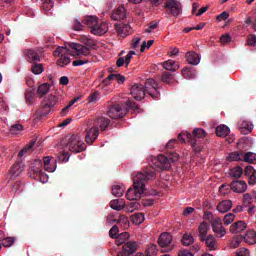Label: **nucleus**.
Instances as JSON below:
<instances>
[{"label":"nucleus","mask_w":256,"mask_h":256,"mask_svg":"<svg viewBox=\"0 0 256 256\" xmlns=\"http://www.w3.org/2000/svg\"><path fill=\"white\" fill-rule=\"evenodd\" d=\"M248 183L250 185H256V170H254L253 173L250 175Z\"/></svg>","instance_id":"62"},{"label":"nucleus","mask_w":256,"mask_h":256,"mask_svg":"<svg viewBox=\"0 0 256 256\" xmlns=\"http://www.w3.org/2000/svg\"><path fill=\"white\" fill-rule=\"evenodd\" d=\"M233 221H235V214L233 213H228L223 218L224 225H231Z\"/></svg>","instance_id":"49"},{"label":"nucleus","mask_w":256,"mask_h":256,"mask_svg":"<svg viewBox=\"0 0 256 256\" xmlns=\"http://www.w3.org/2000/svg\"><path fill=\"white\" fill-rule=\"evenodd\" d=\"M23 173V163L15 162L11 169L8 172L10 179H15V177H19Z\"/></svg>","instance_id":"19"},{"label":"nucleus","mask_w":256,"mask_h":256,"mask_svg":"<svg viewBox=\"0 0 256 256\" xmlns=\"http://www.w3.org/2000/svg\"><path fill=\"white\" fill-rule=\"evenodd\" d=\"M126 106L128 107V109H133L134 111L138 109L137 103L131 101V100H126Z\"/></svg>","instance_id":"59"},{"label":"nucleus","mask_w":256,"mask_h":256,"mask_svg":"<svg viewBox=\"0 0 256 256\" xmlns=\"http://www.w3.org/2000/svg\"><path fill=\"white\" fill-rule=\"evenodd\" d=\"M49 91H51V85L49 83H43L38 86L37 95L41 99L45 97Z\"/></svg>","instance_id":"30"},{"label":"nucleus","mask_w":256,"mask_h":256,"mask_svg":"<svg viewBox=\"0 0 256 256\" xmlns=\"http://www.w3.org/2000/svg\"><path fill=\"white\" fill-rule=\"evenodd\" d=\"M231 130H229V128L226 125H219L216 128V135L217 137H226L227 135H229Z\"/></svg>","instance_id":"37"},{"label":"nucleus","mask_w":256,"mask_h":256,"mask_svg":"<svg viewBox=\"0 0 256 256\" xmlns=\"http://www.w3.org/2000/svg\"><path fill=\"white\" fill-rule=\"evenodd\" d=\"M202 243H205L208 251H216L217 250V239L213 234L208 235L206 238H204V241H201Z\"/></svg>","instance_id":"24"},{"label":"nucleus","mask_w":256,"mask_h":256,"mask_svg":"<svg viewBox=\"0 0 256 256\" xmlns=\"http://www.w3.org/2000/svg\"><path fill=\"white\" fill-rule=\"evenodd\" d=\"M239 131L242 135H249L253 131V123L249 121H241L238 123Z\"/></svg>","instance_id":"27"},{"label":"nucleus","mask_w":256,"mask_h":256,"mask_svg":"<svg viewBox=\"0 0 256 256\" xmlns=\"http://www.w3.org/2000/svg\"><path fill=\"white\" fill-rule=\"evenodd\" d=\"M123 193H125V185L114 184L112 186V195H114V197H123Z\"/></svg>","instance_id":"32"},{"label":"nucleus","mask_w":256,"mask_h":256,"mask_svg":"<svg viewBox=\"0 0 256 256\" xmlns=\"http://www.w3.org/2000/svg\"><path fill=\"white\" fill-rule=\"evenodd\" d=\"M185 137L188 140V143L191 145L195 153H201L203 150V145H201L200 139H205L207 137V132L203 128H195L192 133L179 134L178 141L185 143Z\"/></svg>","instance_id":"3"},{"label":"nucleus","mask_w":256,"mask_h":256,"mask_svg":"<svg viewBox=\"0 0 256 256\" xmlns=\"http://www.w3.org/2000/svg\"><path fill=\"white\" fill-rule=\"evenodd\" d=\"M163 67L166 69V71H177L179 70V63L173 61V60H167L163 62Z\"/></svg>","instance_id":"33"},{"label":"nucleus","mask_w":256,"mask_h":256,"mask_svg":"<svg viewBox=\"0 0 256 256\" xmlns=\"http://www.w3.org/2000/svg\"><path fill=\"white\" fill-rule=\"evenodd\" d=\"M130 235L128 232H123L116 237V245H125V242L129 239Z\"/></svg>","instance_id":"39"},{"label":"nucleus","mask_w":256,"mask_h":256,"mask_svg":"<svg viewBox=\"0 0 256 256\" xmlns=\"http://www.w3.org/2000/svg\"><path fill=\"white\" fill-rule=\"evenodd\" d=\"M44 163V169L45 171H48V173H54L55 169H57V160H55L53 157L46 156L43 158Z\"/></svg>","instance_id":"20"},{"label":"nucleus","mask_w":256,"mask_h":256,"mask_svg":"<svg viewBox=\"0 0 256 256\" xmlns=\"http://www.w3.org/2000/svg\"><path fill=\"white\" fill-rule=\"evenodd\" d=\"M97 137H99V128L93 126L90 129L86 130V143L88 145H93L95 141H97Z\"/></svg>","instance_id":"14"},{"label":"nucleus","mask_w":256,"mask_h":256,"mask_svg":"<svg viewBox=\"0 0 256 256\" xmlns=\"http://www.w3.org/2000/svg\"><path fill=\"white\" fill-rule=\"evenodd\" d=\"M111 125V120L105 117L97 118L94 121V127H97V129H100V131H107V127Z\"/></svg>","instance_id":"23"},{"label":"nucleus","mask_w":256,"mask_h":256,"mask_svg":"<svg viewBox=\"0 0 256 256\" xmlns=\"http://www.w3.org/2000/svg\"><path fill=\"white\" fill-rule=\"evenodd\" d=\"M236 256H250L249 249L240 248L239 251L236 252Z\"/></svg>","instance_id":"58"},{"label":"nucleus","mask_w":256,"mask_h":256,"mask_svg":"<svg viewBox=\"0 0 256 256\" xmlns=\"http://www.w3.org/2000/svg\"><path fill=\"white\" fill-rule=\"evenodd\" d=\"M73 27H74V31H83L85 24H83V22H81L80 20H74L73 23Z\"/></svg>","instance_id":"53"},{"label":"nucleus","mask_w":256,"mask_h":256,"mask_svg":"<svg viewBox=\"0 0 256 256\" xmlns=\"http://www.w3.org/2000/svg\"><path fill=\"white\" fill-rule=\"evenodd\" d=\"M243 175V168L240 166H236L230 170V176L234 179H241V176Z\"/></svg>","instance_id":"40"},{"label":"nucleus","mask_w":256,"mask_h":256,"mask_svg":"<svg viewBox=\"0 0 256 256\" xmlns=\"http://www.w3.org/2000/svg\"><path fill=\"white\" fill-rule=\"evenodd\" d=\"M255 171V168H253V166L249 165L246 166L243 173L245 175V177H251V175H253V172Z\"/></svg>","instance_id":"55"},{"label":"nucleus","mask_w":256,"mask_h":256,"mask_svg":"<svg viewBox=\"0 0 256 256\" xmlns=\"http://www.w3.org/2000/svg\"><path fill=\"white\" fill-rule=\"evenodd\" d=\"M173 77L174 75L170 72L165 71L162 73V81L163 83H168V85L173 83Z\"/></svg>","instance_id":"45"},{"label":"nucleus","mask_w":256,"mask_h":256,"mask_svg":"<svg viewBox=\"0 0 256 256\" xmlns=\"http://www.w3.org/2000/svg\"><path fill=\"white\" fill-rule=\"evenodd\" d=\"M212 230L216 237H225L227 235V230L223 227L221 218H216L212 221Z\"/></svg>","instance_id":"12"},{"label":"nucleus","mask_w":256,"mask_h":256,"mask_svg":"<svg viewBox=\"0 0 256 256\" xmlns=\"http://www.w3.org/2000/svg\"><path fill=\"white\" fill-rule=\"evenodd\" d=\"M114 29L119 37H127V35H131V26L129 24L116 23L114 24Z\"/></svg>","instance_id":"15"},{"label":"nucleus","mask_w":256,"mask_h":256,"mask_svg":"<svg viewBox=\"0 0 256 256\" xmlns=\"http://www.w3.org/2000/svg\"><path fill=\"white\" fill-rule=\"evenodd\" d=\"M155 43V40H149L148 42H143L140 48L141 53L145 51V49H150V47Z\"/></svg>","instance_id":"54"},{"label":"nucleus","mask_w":256,"mask_h":256,"mask_svg":"<svg viewBox=\"0 0 256 256\" xmlns=\"http://www.w3.org/2000/svg\"><path fill=\"white\" fill-rule=\"evenodd\" d=\"M195 238L191 234H184L182 237V244L185 246L193 245Z\"/></svg>","instance_id":"41"},{"label":"nucleus","mask_w":256,"mask_h":256,"mask_svg":"<svg viewBox=\"0 0 256 256\" xmlns=\"http://www.w3.org/2000/svg\"><path fill=\"white\" fill-rule=\"evenodd\" d=\"M0 241H2L1 245L3 247H11V245H13V243H15V238L13 237H6V238H3L0 237Z\"/></svg>","instance_id":"44"},{"label":"nucleus","mask_w":256,"mask_h":256,"mask_svg":"<svg viewBox=\"0 0 256 256\" xmlns=\"http://www.w3.org/2000/svg\"><path fill=\"white\" fill-rule=\"evenodd\" d=\"M33 147H35V142H31L30 144L26 145L19 153H18V157H23L25 155V153L31 151V149H33Z\"/></svg>","instance_id":"50"},{"label":"nucleus","mask_w":256,"mask_h":256,"mask_svg":"<svg viewBox=\"0 0 256 256\" xmlns=\"http://www.w3.org/2000/svg\"><path fill=\"white\" fill-rule=\"evenodd\" d=\"M231 207H233V202L231 200H223L217 205V211L219 213H227L228 211H231Z\"/></svg>","instance_id":"29"},{"label":"nucleus","mask_w":256,"mask_h":256,"mask_svg":"<svg viewBox=\"0 0 256 256\" xmlns=\"http://www.w3.org/2000/svg\"><path fill=\"white\" fill-rule=\"evenodd\" d=\"M241 241H244V243H248V245H255L256 244V231L255 230H249L245 236H240Z\"/></svg>","instance_id":"26"},{"label":"nucleus","mask_w":256,"mask_h":256,"mask_svg":"<svg viewBox=\"0 0 256 256\" xmlns=\"http://www.w3.org/2000/svg\"><path fill=\"white\" fill-rule=\"evenodd\" d=\"M57 101V96L53 94L48 95L41 103L40 109L37 110V115H39V117H45V115H49V113H51V109L57 105Z\"/></svg>","instance_id":"8"},{"label":"nucleus","mask_w":256,"mask_h":256,"mask_svg":"<svg viewBox=\"0 0 256 256\" xmlns=\"http://www.w3.org/2000/svg\"><path fill=\"white\" fill-rule=\"evenodd\" d=\"M82 23L91 29L90 31L93 35H98L99 37L105 35V33L109 31L107 23L101 22L99 24L97 16H86L82 20Z\"/></svg>","instance_id":"4"},{"label":"nucleus","mask_w":256,"mask_h":256,"mask_svg":"<svg viewBox=\"0 0 256 256\" xmlns=\"http://www.w3.org/2000/svg\"><path fill=\"white\" fill-rule=\"evenodd\" d=\"M26 55H27L30 63H37V62L41 61V57H39V53H37L33 49L27 50Z\"/></svg>","instance_id":"34"},{"label":"nucleus","mask_w":256,"mask_h":256,"mask_svg":"<svg viewBox=\"0 0 256 256\" xmlns=\"http://www.w3.org/2000/svg\"><path fill=\"white\" fill-rule=\"evenodd\" d=\"M117 233H119V227H117V225H114L109 231L111 239L117 238Z\"/></svg>","instance_id":"56"},{"label":"nucleus","mask_w":256,"mask_h":256,"mask_svg":"<svg viewBox=\"0 0 256 256\" xmlns=\"http://www.w3.org/2000/svg\"><path fill=\"white\" fill-rule=\"evenodd\" d=\"M209 223L207 222H202L200 223V225L198 226V237L200 239V241H205V238L208 237L209 235H207L209 233Z\"/></svg>","instance_id":"25"},{"label":"nucleus","mask_w":256,"mask_h":256,"mask_svg":"<svg viewBox=\"0 0 256 256\" xmlns=\"http://www.w3.org/2000/svg\"><path fill=\"white\" fill-rule=\"evenodd\" d=\"M131 221L134 225H141L145 221V215L143 213H136L131 216Z\"/></svg>","instance_id":"38"},{"label":"nucleus","mask_w":256,"mask_h":256,"mask_svg":"<svg viewBox=\"0 0 256 256\" xmlns=\"http://www.w3.org/2000/svg\"><path fill=\"white\" fill-rule=\"evenodd\" d=\"M66 147L71 151V153H81L87 149V145L83 142V138L79 134H72L68 136Z\"/></svg>","instance_id":"6"},{"label":"nucleus","mask_w":256,"mask_h":256,"mask_svg":"<svg viewBox=\"0 0 256 256\" xmlns=\"http://www.w3.org/2000/svg\"><path fill=\"white\" fill-rule=\"evenodd\" d=\"M83 43L86 46H83V45L77 44V43L69 44V47L72 49V51H74V54H73L74 57H81V55L83 57H91V48L90 47H93L95 44L89 38H83Z\"/></svg>","instance_id":"5"},{"label":"nucleus","mask_w":256,"mask_h":256,"mask_svg":"<svg viewBox=\"0 0 256 256\" xmlns=\"http://www.w3.org/2000/svg\"><path fill=\"white\" fill-rule=\"evenodd\" d=\"M173 236L169 232L162 233L158 238V245L164 249L166 253H169L174 247L173 244Z\"/></svg>","instance_id":"10"},{"label":"nucleus","mask_w":256,"mask_h":256,"mask_svg":"<svg viewBox=\"0 0 256 256\" xmlns=\"http://www.w3.org/2000/svg\"><path fill=\"white\" fill-rule=\"evenodd\" d=\"M248 45L253 47V45H256V36L255 35H249L247 40Z\"/></svg>","instance_id":"63"},{"label":"nucleus","mask_w":256,"mask_h":256,"mask_svg":"<svg viewBox=\"0 0 256 256\" xmlns=\"http://www.w3.org/2000/svg\"><path fill=\"white\" fill-rule=\"evenodd\" d=\"M133 55H135V51H130L124 58L126 67H129V63H131V59H133Z\"/></svg>","instance_id":"57"},{"label":"nucleus","mask_w":256,"mask_h":256,"mask_svg":"<svg viewBox=\"0 0 256 256\" xmlns=\"http://www.w3.org/2000/svg\"><path fill=\"white\" fill-rule=\"evenodd\" d=\"M24 127L21 124H13L10 127V133H12V135H17L18 133H21V131H23Z\"/></svg>","instance_id":"48"},{"label":"nucleus","mask_w":256,"mask_h":256,"mask_svg":"<svg viewBox=\"0 0 256 256\" xmlns=\"http://www.w3.org/2000/svg\"><path fill=\"white\" fill-rule=\"evenodd\" d=\"M167 15H172V17H179L181 15V2L175 0H166L164 5Z\"/></svg>","instance_id":"9"},{"label":"nucleus","mask_w":256,"mask_h":256,"mask_svg":"<svg viewBox=\"0 0 256 256\" xmlns=\"http://www.w3.org/2000/svg\"><path fill=\"white\" fill-rule=\"evenodd\" d=\"M179 161V154L170 152L169 157L160 154L157 157L151 156L149 159L150 167L142 172H139L134 177V188H129L126 192V199L128 201H137L145 195V184L151 179H155L156 169L162 171H169L171 169V163ZM156 167V169H155Z\"/></svg>","instance_id":"1"},{"label":"nucleus","mask_w":256,"mask_h":256,"mask_svg":"<svg viewBox=\"0 0 256 256\" xmlns=\"http://www.w3.org/2000/svg\"><path fill=\"white\" fill-rule=\"evenodd\" d=\"M125 17H127V10L123 5L119 6L118 8L112 11L111 19L113 21H123Z\"/></svg>","instance_id":"17"},{"label":"nucleus","mask_w":256,"mask_h":256,"mask_svg":"<svg viewBox=\"0 0 256 256\" xmlns=\"http://www.w3.org/2000/svg\"><path fill=\"white\" fill-rule=\"evenodd\" d=\"M242 161L253 164L256 161V154L253 152H242Z\"/></svg>","instance_id":"35"},{"label":"nucleus","mask_w":256,"mask_h":256,"mask_svg":"<svg viewBox=\"0 0 256 256\" xmlns=\"http://www.w3.org/2000/svg\"><path fill=\"white\" fill-rule=\"evenodd\" d=\"M31 171L35 173L36 175H40V180L45 183V179H47V174L43 173V161L37 159L34 160L31 166Z\"/></svg>","instance_id":"13"},{"label":"nucleus","mask_w":256,"mask_h":256,"mask_svg":"<svg viewBox=\"0 0 256 256\" xmlns=\"http://www.w3.org/2000/svg\"><path fill=\"white\" fill-rule=\"evenodd\" d=\"M111 209L115 211H123L125 209V200L123 199H115L110 202Z\"/></svg>","instance_id":"31"},{"label":"nucleus","mask_w":256,"mask_h":256,"mask_svg":"<svg viewBox=\"0 0 256 256\" xmlns=\"http://www.w3.org/2000/svg\"><path fill=\"white\" fill-rule=\"evenodd\" d=\"M220 41H221V43H230L231 35H229V34L222 35L220 38Z\"/></svg>","instance_id":"64"},{"label":"nucleus","mask_w":256,"mask_h":256,"mask_svg":"<svg viewBox=\"0 0 256 256\" xmlns=\"http://www.w3.org/2000/svg\"><path fill=\"white\" fill-rule=\"evenodd\" d=\"M78 100H79V97H76V98H74L73 100H71V101L69 102V104H68L66 107H64V108L62 109L61 115H62L63 117H65V115H67V113H69V109H71V107H73V105H75V103H77Z\"/></svg>","instance_id":"42"},{"label":"nucleus","mask_w":256,"mask_h":256,"mask_svg":"<svg viewBox=\"0 0 256 256\" xmlns=\"http://www.w3.org/2000/svg\"><path fill=\"white\" fill-rule=\"evenodd\" d=\"M138 247H139V245L135 241L126 242L122 246V253L125 256L133 255V253H135V251H137Z\"/></svg>","instance_id":"18"},{"label":"nucleus","mask_w":256,"mask_h":256,"mask_svg":"<svg viewBox=\"0 0 256 256\" xmlns=\"http://www.w3.org/2000/svg\"><path fill=\"white\" fill-rule=\"evenodd\" d=\"M216 19H217L218 21H227V19H229V13H227V12H222L220 15H218V16L216 17Z\"/></svg>","instance_id":"60"},{"label":"nucleus","mask_w":256,"mask_h":256,"mask_svg":"<svg viewBox=\"0 0 256 256\" xmlns=\"http://www.w3.org/2000/svg\"><path fill=\"white\" fill-rule=\"evenodd\" d=\"M78 100H79V97H76V98H74L73 100H71V101L69 102V104H68L66 107H64V108L62 109L61 115H62L63 117H65V115H67V113H69V109H71V107H73V105H75V103H77Z\"/></svg>","instance_id":"43"},{"label":"nucleus","mask_w":256,"mask_h":256,"mask_svg":"<svg viewBox=\"0 0 256 256\" xmlns=\"http://www.w3.org/2000/svg\"><path fill=\"white\" fill-rule=\"evenodd\" d=\"M230 189L234 193H245L247 191V183L243 180H234L230 184Z\"/></svg>","instance_id":"16"},{"label":"nucleus","mask_w":256,"mask_h":256,"mask_svg":"<svg viewBox=\"0 0 256 256\" xmlns=\"http://www.w3.org/2000/svg\"><path fill=\"white\" fill-rule=\"evenodd\" d=\"M125 221H127V217L121 214H110L106 219L108 225H113V223H125Z\"/></svg>","instance_id":"21"},{"label":"nucleus","mask_w":256,"mask_h":256,"mask_svg":"<svg viewBox=\"0 0 256 256\" xmlns=\"http://www.w3.org/2000/svg\"><path fill=\"white\" fill-rule=\"evenodd\" d=\"M53 0H42V8L44 11H51L53 9Z\"/></svg>","instance_id":"51"},{"label":"nucleus","mask_w":256,"mask_h":256,"mask_svg":"<svg viewBox=\"0 0 256 256\" xmlns=\"http://www.w3.org/2000/svg\"><path fill=\"white\" fill-rule=\"evenodd\" d=\"M109 79H113V81H117V83H119L121 85V84L125 83V80L127 78H125V76H123L121 74H110Z\"/></svg>","instance_id":"46"},{"label":"nucleus","mask_w":256,"mask_h":256,"mask_svg":"<svg viewBox=\"0 0 256 256\" xmlns=\"http://www.w3.org/2000/svg\"><path fill=\"white\" fill-rule=\"evenodd\" d=\"M246 229H247V223H245L243 220H239L230 226V233H233V234L243 233V231Z\"/></svg>","instance_id":"22"},{"label":"nucleus","mask_w":256,"mask_h":256,"mask_svg":"<svg viewBox=\"0 0 256 256\" xmlns=\"http://www.w3.org/2000/svg\"><path fill=\"white\" fill-rule=\"evenodd\" d=\"M253 201V197H251V194L246 193L244 194V205H251Z\"/></svg>","instance_id":"61"},{"label":"nucleus","mask_w":256,"mask_h":256,"mask_svg":"<svg viewBox=\"0 0 256 256\" xmlns=\"http://www.w3.org/2000/svg\"><path fill=\"white\" fill-rule=\"evenodd\" d=\"M127 115V110L121 104H114L108 110V117L110 119H123Z\"/></svg>","instance_id":"11"},{"label":"nucleus","mask_w":256,"mask_h":256,"mask_svg":"<svg viewBox=\"0 0 256 256\" xmlns=\"http://www.w3.org/2000/svg\"><path fill=\"white\" fill-rule=\"evenodd\" d=\"M31 70L34 75H41L44 71L43 64L34 63Z\"/></svg>","instance_id":"47"},{"label":"nucleus","mask_w":256,"mask_h":256,"mask_svg":"<svg viewBox=\"0 0 256 256\" xmlns=\"http://www.w3.org/2000/svg\"><path fill=\"white\" fill-rule=\"evenodd\" d=\"M186 60L190 65H199L201 57L195 51H190L186 53Z\"/></svg>","instance_id":"28"},{"label":"nucleus","mask_w":256,"mask_h":256,"mask_svg":"<svg viewBox=\"0 0 256 256\" xmlns=\"http://www.w3.org/2000/svg\"><path fill=\"white\" fill-rule=\"evenodd\" d=\"M159 86L153 78L146 80L145 85L134 84L130 89V94L136 101L145 99V94L148 93L152 99L159 100L161 93L159 92Z\"/></svg>","instance_id":"2"},{"label":"nucleus","mask_w":256,"mask_h":256,"mask_svg":"<svg viewBox=\"0 0 256 256\" xmlns=\"http://www.w3.org/2000/svg\"><path fill=\"white\" fill-rule=\"evenodd\" d=\"M227 161H243V151H234L227 157Z\"/></svg>","instance_id":"36"},{"label":"nucleus","mask_w":256,"mask_h":256,"mask_svg":"<svg viewBox=\"0 0 256 256\" xmlns=\"http://www.w3.org/2000/svg\"><path fill=\"white\" fill-rule=\"evenodd\" d=\"M69 55L75 57V50L71 51L65 47H58L54 51V57H60V59L57 60V65L59 67H65V65H69V63H71V58H69Z\"/></svg>","instance_id":"7"},{"label":"nucleus","mask_w":256,"mask_h":256,"mask_svg":"<svg viewBox=\"0 0 256 256\" xmlns=\"http://www.w3.org/2000/svg\"><path fill=\"white\" fill-rule=\"evenodd\" d=\"M89 61H91V57H88L87 59H83V60H74L72 62V65L73 67H81V65H87Z\"/></svg>","instance_id":"52"}]
</instances>
